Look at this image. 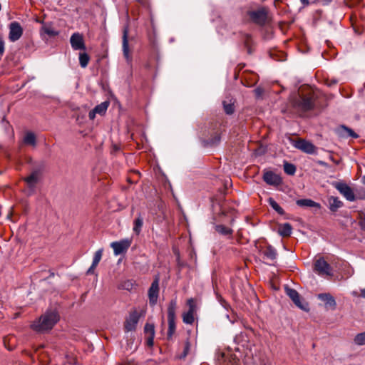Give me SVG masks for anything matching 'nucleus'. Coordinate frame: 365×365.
<instances>
[{
    "label": "nucleus",
    "instance_id": "393cba45",
    "mask_svg": "<svg viewBox=\"0 0 365 365\" xmlns=\"http://www.w3.org/2000/svg\"><path fill=\"white\" fill-rule=\"evenodd\" d=\"M24 143L34 147L36 146V138L35 134L32 132H27L24 138Z\"/></svg>",
    "mask_w": 365,
    "mask_h": 365
},
{
    "label": "nucleus",
    "instance_id": "a18cd8bd",
    "mask_svg": "<svg viewBox=\"0 0 365 365\" xmlns=\"http://www.w3.org/2000/svg\"><path fill=\"white\" fill-rule=\"evenodd\" d=\"M188 349H189V344L187 343L185 345V350H184V356H185L187 354Z\"/></svg>",
    "mask_w": 365,
    "mask_h": 365
},
{
    "label": "nucleus",
    "instance_id": "2f4dec72",
    "mask_svg": "<svg viewBox=\"0 0 365 365\" xmlns=\"http://www.w3.org/2000/svg\"><path fill=\"white\" fill-rule=\"evenodd\" d=\"M90 61V56L86 53H79V63L82 68H86Z\"/></svg>",
    "mask_w": 365,
    "mask_h": 365
},
{
    "label": "nucleus",
    "instance_id": "8fccbe9b",
    "mask_svg": "<svg viewBox=\"0 0 365 365\" xmlns=\"http://www.w3.org/2000/svg\"><path fill=\"white\" fill-rule=\"evenodd\" d=\"M336 83H337V81H336V80H333V81H331L329 83V86H332V85H335V84H336Z\"/></svg>",
    "mask_w": 365,
    "mask_h": 365
},
{
    "label": "nucleus",
    "instance_id": "a211bd4d",
    "mask_svg": "<svg viewBox=\"0 0 365 365\" xmlns=\"http://www.w3.org/2000/svg\"><path fill=\"white\" fill-rule=\"evenodd\" d=\"M329 209L331 212H336L343 206V202L337 197L331 196L328 198Z\"/></svg>",
    "mask_w": 365,
    "mask_h": 365
},
{
    "label": "nucleus",
    "instance_id": "c85d7f7f",
    "mask_svg": "<svg viewBox=\"0 0 365 365\" xmlns=\"http://www.w3.org/2000/svg\"><path fill=\"white\" fill-rule=\"evenodd\" d=\"M220 141V133L219 131L215 132L210 138L206 140V144L213 146L217 145Z\"/></svg>",
    "mask_w": 365,
    "mask_h": 365
},
{
    "label": "nucleus",
    "instance_id": "c756f323",
    "mask_svg": "<svg viewBox=\"0 0 365 365\" xmlns=\"http://www.w3.org/2000/svg\"><path fill=\"white\" fill-rule=\"evenodd\" d=\"M268 203L279 215H283L284 214V210L279 205V204L272 198L268 199Z\"/></svg>",
    "mask_w": 365,
    "mask_h": 365
},
{
    "label": "nucleus",
    "instance_id": "4c0bfd02",
    "mask_svg": "<svg viewBox=\"0 0 365 365\" xmlns=\"http://www.w3.org/2000/svg\"><path fill=\"white\" fill-rule=\"evenodd\" d=\"M359 225L361 229L365 230V215H361L359 217Z\"/></svg>",
    "mask_w": 365,
    "mask_h": 365
},
{
    "label": "nucleus",
    "instance_id": "58836bf2",
    "mask_svg": "<svg viewBox=\"0 0 365 365\" xmlns=\"http://www.w3.org/2000/svg\"><path fill=\"white\" fill-rule=\"evenodd\" d=\"M133 283L131 281L128 280L124 282L123 287L124 289L127 290H130L133 289Z\"/></svg>",
    "mask_w": 365,
    "mask_h": 365
},
{
    "label": "nucleus",
    "instance_id": "bb28decb",
    "mask_svg": "<svg viewBox=\"0 0 365 365\" xmlns=\"http://www.w3.org/2000/svg\"><path fill=\"white\" fill-rule=\"evenodd\" d=\"M133 224H134L133 232L136 235H139L140 231H141V228L143 227V217L141 216L140 214H139L138 217L134 220V223Z\"/></svg>",
    "mask_w": 365,
    "mask_h": 365
},
{
    "label": "nucleus",
    "instance_id": "49530a36",
    "mask_svg": "<svg viewBox=\"0 0 365 365\" xmlns=\"http://www.w3.org/2000/svg\"><path fill=\"white\" fill-rule=\"evenodd\" d=\"M302 4L304 6L309 5V0H300Z\"/></svg>",
    "mask_w": 365,
    "mask_h": 365
},
{
    "label": "nucleus",
    "instance_id": "de8ad7c7",
    "mask_svg": "<svg viewBox=\"0 0 365 365\" xmlns=\"http://www.w3.org/2000/svg\"><path fill=\"white\" fill-rule=\"evenodd\" d=\"M361 297H362L363 298H365V288L364 289H361V294H360Z\"/></svg>",
    "mask_w": 365,
    "mask_h": 365
},
{
    "label": "nucleus",
    "instance_id": "dca6fc26",
    "mask_svg": "<svg viewBox=\"0 0 365 365\" xmlns=\"http://www.w3.org/2000/svg\"><path fill=\"white\" fill-rule=\"evenodd\" d=\"M40 170H34L32 173L26 178H24V180L26 182L29 188H34L38 181L40 176Z\"/></svg>",
    "mask_w": 365,
    "mask_h": 365
},
{
    "label": "nucleus",
    "instance_id": "6ab92c4d",
    "mask_svg": "<svg viewBox=\"0 0 365 365\" xmlns=\"http://www.w3.org/2000/svg\"><path fill=\"white\" fill-rule=\"evenodd\" d=\"M177 309V302L172 299L168 307V321L175 320V312Z\"/></svg>",
    "mask_w": 365,
    "mask_h": 365
},
{
    "label": "nucleus",
    "instance_id": "ddd939ff",
    "mask_svg": "<svg viewBox=\"0 0 365 365\" xmlns=\"http://www.w3.org/2000/svg\"><path fill=\"white\" fill-rule=\"evenodd\" d=\"M318 299L325 302V307L327 309L334 310L336 303L334 298L329 293H322L318 294Z\"/></svg>",
    "mask_w": 365,
    "mask_h": 365
},
{
    "label": "nucleus",
    "instance_id": "f704fd0d",
    "mask_svg": "<svg viewBox=\"0 0 365 365\" xmlns=\"http://www.w3.org/2000/svg\"><path fill=\"white\" fill-rule=\"evenodd\" d=\"M168 339H170L174 334L176 329L175 320L168 321Z\"/></svg>",
    "mask_w": 365,
    "mask_h": 365
},
{
    "label": "nucleus",
    "instance_id": "1a4fd4ad",
    "mask_svg": "<svg viewBox=\"0 0 365 365\" xmlns=\"http://www.w3.org/2000/svg\"><path fill=\"white\" fill-rule=\"evenodd\" d=\"M294 146L308 154H314L317 150V148L312 143L303 139L295 141Z\"/></svg>",
    "mask_w": 365,
    "mask_h": 365
},
{
    "label": "nucleus",
    "instance_id": "37998d69",
    "mask_svg": "<svg viewBox=\"0 0 365 365\" xmlns=\"http://www.w3.org/2000/svg\"><path fill=\"white\" fill-rule=\"evenodd\" d=\"M98 265L92 264L91 266L89 267V269L87 271V274H93L95 272V269L96 268Z\"/></svg>",
    "mask_w": 365,
    "mask_h": 365
},
{
    "label": "nucleus",
    "instance_id": "423d86ee",
    "mask_svg": "<svg viewBox=\"0 0 365 365\" xmlns=\"http://www.w3.org/2000/svg\"><path fill=\"white\" fill-rule=\"evenodd\" d=\"M159 292V277H156L148 291L149 303L151 306H155L157 304Z\"/></svg>",
    "mask_w": 365,
    "mask_h": 365
},
{
    "label": "nucleus",
    "instance_id": "aec40b11",
    "mask_svg": "<svg viewBox=\"0 0 365 365\" xmlns=\"http://www.w3.org/2000/svg\"><path fill=\"white\" fill-rule=\"evenodd\" d=\"M297 205L299 207H319L320 205L311 199H300L297 200Z\"/></svg>",
    "mask_w": 365,
    "mask_h": 365
},
{
    "label": "nucleus",
    "instance_id": "c03bdc74",
    "mask_svg": "<svg viewBox=\"0 0 365 365\" xmlns=\"http://www.w3.org/2000/svg\"><path fill=\"white\" fill-rule=\"evenodd\" d=\"M154 336L155 335H151V336H149V337L147 339V344L148 346H152L153 345V339H154Z\"/></svg>",
    "mask_w": 365,
    "mask_h": 365
},
{
    "label": "nucleus",
    "instance_id": "39448f33",
    "mask_svg": "<svg viewBox=\"0 0 365 365\" xmlns=\"http://www.w3.org/2000/svg\"><path fill=\"white\" fill-rule=\"evenodd\" d=\"M333 185L347 200L353 202L356 200L353 190L346 183L335 182Z\"/></svg>",
    "mask_w": 365,
    "mask_h": 365
},
{
    "label": "nucleus",
    "instance_id": "b1692460",
    "mask_svg": "<svg viewBox=\"0 0 365 365\" xmlns=\"http://www.w3.org/2000/svg\"><path fill=\"white\" fill-rule=\"evenodd\" d=\"M292 227L289 223H284L279 227V233L282 237H289L292 234Z\"/></svg>",
    "mask_w": 365,
    "mask_h": 365
},
{
    "label": "nucleus",
    "instance_id": "72a5a7b5",
    "mask_svg": "<svg viewBox=\"0 0 365 365\" xmlns=\"http://www.w3.org/2000/svg\"><path fill=\"white\" fill-rule=\"evenodd\" d=\"M284 171L285 173L292 175L296 172V167L292 163L285 162L284 164Z\"/></svg>",
    "mask_w": 365,
    "mask_h": 365
},
{
    "label": "nucleus",
    "instance_id": "7c9ffc66",
    "mask_svg": "<svg viewBox=\"0 0 365 365\" xmlns=\"http://www.w3.org/2000/svg\"><path fill=\"white\" fill-rule=\"evenodd\" d=\"M194 320V312L192 310H188L182 314V321L185 324H192Z\"/></svg>",
    "mask_w": 365,
    "mask_h": 365
},
{
    "label": "nucleus",
    "instance_id": "c9c22d12",
    "mask_svg": "<svg viewBox=\"0 0 365 365\" xmlns=\"http://www.w3.org/2000/svg\"><path fill=\"white\" fill-rule=\"evenodd\" d=\"M103 255V249H100L95 252L92 264L98 265Z\"/></svg>",
    "mask_w": 365,
    "mask_h": 365
},
{
    "label": "nucleus",
    "instance_id": "4468645a",
    "mask_svg": "<svg viewBox=\"0 0 365 365\" xmlns=\"http://www.w3.org/2000/svg\"><path fill=\"white\" fill-rule=\"evenodd\" d=\"M264 181L270 185H278L281 183L282 179L272 171H266L263 175Z\"/></svg>",
    "mask_w": 365,
    "mask_h": 365
},
{
    "label": "nucleus",
    "instance_id": "3c124183",
    "mask_svg": "<svg viewBox=\"0 0 365 365\" xmlns=\"http://www.w3.org/2000/svg\"><path fill=\"white\" fill-rule=\"evenodd\" d=\"M362 182L365 185V176H363L362 178Z\"/></svg>",
    "mask_w": 365,
    "mask_h": 365
},
{
    "label": "nucleus",
    "instance_id": "20e7f679",
    "mask_svg": "<svg viewBox=\"0 0 365 365\" xmlns=\"http://www.w3.org/2000/svg\"><path fill=\"white\" fill-rule=\"evenodd\" d=\"M314 271L322 276L332 275V269L330 264L323 257H320L315 261Z\"/></svg>",
    "mask_w": 365,
    "mask_h": 365
},
{
    "label": "nucleus",
    "instance_id": "9b49d317",
    "mask_svg": "<svg viewBox=\"0 0 365 365\" xmlns=\"http://www.w3.org/2000/svg\"><path fill=\"white\" fill-rule=\"evenodd\" d=\"M139 317L136 312L130 314L129 317L126 319L124 324V328L126 331H135Z\"/></svg>",
    "mask_w": 365,
    "mask_h": 365
},
{
    "label": "nucleus",
    "instance_id": "f8f14e48",
    "mask_svg": "<svg viewBox=\"0 0 365 365\" xmlns=\"http://www.w3.org/2000/svg\"><path fill=\"white\" fill-rule=\"evenodd\" d=\"M109 106V103L108 101H104L99 105H97L93 110H91L88 113V117L91 120H94L96 118V115L98 114L100 115H103Z\"/></svg>",
    "mask_w": 365,
    "mask_h": 365
},
{
    "label": "nucleus",
    "instance_id": "a19ab883",
    "mask_svg": "<svg viewBox=\"0 0 365 365\" xmlns=\"http://www.w3.org/2000/svg\"><path fill=\"white\" fill-rule=\"evenodd\" d=\"M5 50V43L1 36H0V56H2Z\"/></svg>",
    "mask_w": 365,
    "mask_h": 365
},
{
    "label": "nucleus",
    "instance_id": "79ce46f5",
    "mask_svg": "<svg viewBox=\"0 0 365 365\" xmlns=\"http://www.w3.org/2000/svg\"><path fill=\"white\" fill-rule=\"evenodd\" d=\"M263 92V89L260 87H257L254 90V93L257 97H260L262 95Z\"/></svg>",
    "mask_w": 365,
    "mask_h": 365
},
{
    "label": "nucleus",
    "instance_id": "2eb2a0df",
    "mask_svg": "<svg viewBox=\"0 0 365 365\" xmlns=\"http://www.w3.org/2000/svg\"><path fill=\"white\" fill-rule=\"evenodd\" d=\"M286 294L293 301L296 306L299 307L301 309L306 310L305 307L301 302L299 293L295 289L286 287Z\"/></svg>",
    "mask_w": 365,
    "mask_h": 365
},
{
    "label": "nucleus",
    "instance_id": "864d4df0",
    "mask_svg": "<svg viewBox=\"0 0 365 365\" xmlns=\"http://www.w3.org/2000/svg\"><path fill=\"white\" fill-rule=\"evenodd\" d=\"M0 174H1V172L0 171Z\"/></svg>",
    "mask_w": 365,
    "mask_h": 365
},
{
    "label": "nucleus",
    "instance_id": "f3484780",
    "mask_svg": "<svg viewBox=\"0 0 365 365\" xmlns=\"http://www.w3.org/2000/svg\"><path fill=\"white\" fill-rule=\"evenodd\" d=\"M123 52L125 58L127 61H129L130 58L129 53V46H128V28L125 26L123 29Z\"/></svg>",
    "mask_w": 365,
    "mask_h": 365
},
{
    "label": "nucleus",
    "instance_id": "603ef678",
    "mask_svg": "<svg viewBox=\"0 0 365 365\" xmlns=\"http://www.w3.org/2000/svg\"><path fill=\"white\" fill-rule=\"evenodd\" d=\"M327 2H330L331 0H325Z\"/></svg>",
    "mask_w": 365,
    "mask_h": 365
},
{
    "label": "nucleus",
    "instance_id": "5701e85b",
    "mask_svg": "<svg viewBox=\"0 0 365 365\" xmlns=\"http://www.w3.org/2000/svg\"><path fill=\"white\" fill-rule=\"evenodd\" d=\"M223 108L226 114L232 115L235 112L234 101L232 98H227L222 102Z\"/></svg>",
    "mask_w": 365,
    "mask_h": 365
},
{
    "label": "nucleus",
    "instance_id": "ea45409f",
    "mask_svg": "<svg viewBox=\"0 0 365 365\" xmlns=\"http://www.w3.org/2000/svg\"><path fill=\"white\" fill-rule=\"evenodd\" d=\"M187 305L189 306V310H192V312H195V305L192 299L187 300Z\"/></svg>",
    "mask_w": 365,
    "mask_h": 365
},
{
    "label": "nucleus",
    "instance_id": "e433bc0d",
    "mask_svg": "<svg viewBox=\"0 0 365 365\" xmlns=\"http://www.w3.org/2000/svg\"><path fill=\"white\" fill-rule=\"evenodd\" d=\"M145 331L151 335H155V327L152 324H146L145 326Z\"/></svg>",
    "mask_w": 365,
    "mask_h": 365
},
{
    "label": "nucleus",
    "instance_id": "f03ea898",
    "mask_svg": "<svg viewBox=\"0 0 365 365\" xmlns=\"http://www.w3.org/2000/svg\"><path fill=\"white\" fill-rule=\"evenodd\" d=\"M59 316L56 310L47 311L41 317L34 322L31 328L38 332H43L51 330L53 327L58 322Z\"/></svg>",
    "mask_w": 365,
    "mask_h": 365
},
{
    "label": "nucleus",
    "instance_id": "f257e3e1",
    "mask_svg": "<svg viewBox=\"0 0 365 365\" xmlns=\"http://www.w3.org/2000/svg\"><path fill=\"white\" fill-rule=\"evenodd\" d=\"M320 93L317 90L306 88L299 90L298 96L292 100V107L299 112H307L313 110Z\"/></svg>",
    "mask_w": 365,
    "mask_h": 365
},
{
    "label": "nucleus",
    "instance_id": "0eeeda50",
    "mask_svg": "<svg viewBox=\"0 0 365 365\" xmlns=\"http://www.w3.org/2000/svg\"><path fill=\"white\" fill-rule=\"evenodd\" d=\"M23 34V29L17 21H13L9 24V38L11 42L19 40Z\"/></svg>",
    "mask_w": 365,
    "mask_h": 365
},
{
    "label": "nucleus",
    "instance_id": "cd10ccee",
    "mask_svg": "<svg viewBox=\"0 0 365 365\" xmlns=\"http://www.w3.org/2000/svg\"><path fill=\"white\" fill-rule=\"evenodd\" d=\"M215 230L222 235H232L233 230L223 225H215Z\"/></svg>",
    "mask_w": 365,
    "mask_h": 365
},
{
    "label": "nucleus",
    "instance_id": "412c9836",
    "mask_svg": "<svg viewBox=\"0 0 365 365\" xmlns=\"http://www.w3.org/2000/svg\"><path fill=\"white\" fill-rule=\"evenodd\" d=\"M339 133L344 137H351L353 138H357L359 137V135L353 130L345 125H341L339 128Z\"/></svg>",
    "mask_w": 365,
    "mask_h": 365
},
{
    "label": "nucleus",
    "instance_id": "6e6552de",
    "mask_svg": "<svg viewBox=\"0 0 365 365\" xmlns=\"http://www.w3.org/2000/svg\"><path fill=\"white\" fill-rule=\"evenodd\" d=\"M70 43L73 50H86V44L84 42L83 34L76 32L73 33L70 38Z\"/></svg>",
    "mask_w": 365,
    "mask_h": 365
},
{
    "label": "nucleus",
    "instance_id": "4be33fe9",
    "mask_svg": "<svg viewBox=\"0 0 365 365\" xmlns=\"http://www.w3.org/2000/svg\"><path fill=\"white\" fill-rule=\"evenodd\" d=\"M41 33L46 34L49 37H54L58 34V32L56 31L51 25L47 24H43L41 29Z\"/></svg>",
    "mask_w": 365,
    "mask_h": 365
},
{
    "label": "nucleus",
    "instance_id": "a878e982",
    "mask_svg": "<svg viewBox=\"0 0 365 365\" xmlns=\"http://www.w3.org/2000/svg\"><path fill=\"white\" fill-rule=\"evenodd\" d=\"M262 253L264 256L271 260H273L276 258L277 252L274 248L272 246H267L263 251Z\"/></svg>",
    "mask_w": 365,
    "mask_h": 365
},
{
    "label": "nucleus",
    "instance_id": "7ed1b4c3",
    "mask_svg": "<svg viewBox=\"0 0 365 365\" xmlns=\"http://www.w3.org/2000/svg\"><path fill=\"white\" fill-rule=\"evenodd\" d=\"M247 15L253 23L259 26H264L270 21L268 10L264 7L254 11H249Z\"/></svg>",
    "mask_w": 365,
    "mask_h": 365
},
{
    "label": "nucleus",
    "instance_id": "9d476101",
    "mask_svg": "<svg viewBox=\"0 0 365 365\" xmlns=\"http://www.w3.org/2000/svg\"><path fill=\"white\" fill-rule=\"evenodd\" d=\"M131 241L125 239L119 242H113L110 247L113 249L114 255H119L128 250L130 246Z\"/></svg>",
    "mask_w": 365,
    "mask_h": 365
},
{
    "label": "nucleus",
    "instance_id": "473e14b6",
    "mask_svg": "<svg viewBox=\"0 0 365 365\" xmlns=\"http://www.w3.org/2000/svg\"><path fill=\"white\" fill-rule=\"evenodd\" d=\"M354 342L358 346L365 345V331L356 334L354 339Z\"/></svg>",
    "mask_w": 365,
    "mask_h": 365
},
{
    "label": "nucleus",
    "instance_id": "09e8293b",
    "mask_svg": "<svg viewBox=\"0 0 365 365\" xmlns=\"http://www.w3.org/2000/svg\"><path fill=\"white\" fill-rule=\"evenodd\" d=\"M318 164L323 165V166H327V163L324 161H322V160H319Z\"/></svg>",
    "mask_w": 365,
    "mask_h": 365
}]
</instances>
